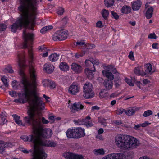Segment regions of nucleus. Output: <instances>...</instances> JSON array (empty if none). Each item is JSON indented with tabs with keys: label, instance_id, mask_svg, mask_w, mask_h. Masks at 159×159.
<instances>
[{
	"label": "nucleus",
	"instance_id": "1",
	"mask_svg": "<svg viewBox=\"0 0 159 159\" xmlns=\"http://www.w3.org/2000/svg\"><path fill=\"white\" fill-rule=\"evenodd\" d=\"M38 1L37 0H21V5L18 7L21 13V17L18 18L11 27V31L13 32H16L19 27H25L22 35L24 40L23 48L28 49L30 59L29 62H32V45L34 36L33 34L29 33L27 29H33L34 21L36 19V15L35 5Z\"/></svg>",
	"mask_w": 159,
	"mask_h": 159
},
{
	"label": "nucleus",
	"instance_id": "2",
	"mask_svg": "<svg viewBox=\"0 0 159 159\" xmlns=\"http://www.w3.org/2000/svg\"><path fill=\"white\" fill-rule=\"evenodd\" d=\"M29 75L32 82L30 81L25 76L22 78L21 81L23 86L25 99L19 98L14 100L16 103H25L28 102L29 105L27 112L28 116L24 119L25 123L26 117L30 120L39 111L44 108V103L43 102L42 98L37 96V84L36 81L37 73L33 62H29Z\"/></svg>",
	"mask_w": 159,
	"mask_h": 159
},
{
	"label": "nucleus",
	"instance_id": "3",
	"mask_svg": "<svg viewBox=\"0 0 159 159\" xmlns=\"http://www.w3.org/2000/svg\"><path fill=\"white\" fill-rule=\"evenodd\" d=\"M40 114L41 113L39 111L30 120L26 117V123L31 125L33 133L36 136L38 145L55 147L56 144L54 142L45 139V138H49L52 136V131L50 129H43Z\"/></svg>",
	"mask_w": 159,
	"mask_h": 159
},
{
	"label": "nucleus",
	"instance_id": "4",
	"mask_svg": "<svg viewBox=\"0 0 159 159\" xmlns=\"http://www.w3.org/2000/svg\"><path fill=\"white\" fill-rule=\"evenodd\" d=\"M115 140L118 147L125 150L135 148L139 144V142L136 138L126 135H117Z\"/></svg>",
	"mask_w": 159,
	"mask_h": 159
},
{
	"label": "nucleus",
	"instance_id": "5",
	"mask_svg": "<svg viewBox=\"0 0 159 159\" xmlns=\"http://www.w3.org/2000/svg\"><path fill=\"white\" fill-rule=\"evenodd\" d=\"M39 145H36V149L37 150V153L36 155L33 154V152L35 150L34 147V150H30L29 151L26 149H23L21 150V151L25 154H28L29 152L32 153V156H33V159H45L47 157V154L44 152V150L39 148Z\"/></svg>",
	"mask_w": 159,
	"mask_h": 159
},
{
	"label": "nucleus",
	"instance_id": "6",
	"mask_svg": "<svg viewBox=\"0 0 159 159\" xmlns=\"http://www.w3.org/2000/svg\"><path fill=\"white\" fill-rule=\"evenodd\" d=\"M93 87L92 84L89 82H86L84 84L83 87V96L86 99H89L93 98L94 95V93L93 90Z\"/></svg>",
	"mask_w": 159,
	"mask_h": 159
},
{
	"label": "nucleus",
	"instance_id": "7",
	"mask_svg": "<svg viewBox=\"0 0 159 159\" xmlns=\"http://www.w3.org/2000/svg\"><path fill=\"white\" fill-rule=\"evenodd\" d=\"M20 138L25 142L28 141L29 142H32L34 144V148L35 150L33 152V154L36 155L37 153V150L36 149V145H38L37 143V140L36 139V136L34 133L30 135L29 136L26 135L22 136Z\"/></svg>",
	"mask_w": 159,
	"mask_h": 159
},
{
	"label": "nucleus",
	"instance_id": "8",
	"mask_svg": "<svg viewBox=\"0 0 159 159\" xmlns=\"http://www.w3.org/2000/svg\"><path fill=\"white\" fill-rule=\"evenodd\" d=\"M63 156L66 159H84L80 155H78L70 152H66L63 154Z\"/></svg>",
	"mask_w": 159,
	"mask_h": 159
},
{
	"label": "nucleus",
	"instance_id": "9",
	"mask_svg": "<svg viewBox=\"0 0 159 159\" xmlns=\"http://www.w3.org/2000/svg\"><path fill=\"white\" fill-rule=\"evenodd\" d=\"M71 68L73 71L77 74L81 73L83 70V67L80 65L75 62L71 64Z\"/></svg>",
	"mask_w": 159,
	"mask_h": 159
},
{
	"label": "nucleus",
	"instance_id": "10",
	"mask_svg": "<svg viewBox=\"0 0 159 159\" xmlns=\"http://www.w3.org/2000/svg\"><path fill=\"white\" fill-rule=\"evenodd\" d=\"M80 89V87L78 85L73 84L69 89V92L71 94L75 95L79 92Z\"/></svg>",
	"mask_w": 159,
	"mask_h": 159
},
{
	"label": "nucleus",
	"instance_id": "11",
	"mask_svg": "<svg viewBox=\"0 0 159 159\" xmlns=\"http://www.w3.org/2000/svg\"><path fill=\"white\" fill-rule=\"evenodd\" d=\"M84 106L80 102H76L74 103L72 106L71 111L75 113L76 111H78L80 110L83 109Z\"/></svg>",
	"mask_w": 159,
	"mask_h": 159
},
{
	"label": "nucleus",
	"instance_id": "12",
	"mask_svg": "<svg viewBox=\"0 0 159 159\" xmlns=\"http://www.w3.org/2000/svg\"><path fill=\"white\" fill-rule=\"evenodd\" d=\"M109 159H125V157L122 154L112 153L109 154Z\"/></svg>",
	"mask_w": 159,
	"mask_h": 159
},
{
	"label": "nucleus",
	"instance_id": "13",
	"mask_svg": "<svg viewBox=\"0 0 159 159\" xmlns=\"http://www.w3.org/2000/svg\"><path fill=\"white\" fill-rule=\"evenodd\" d=\"M54 66L51 64H46L43 66V69L48 73H51L53 72Z\"/></svg>",
	"mask_w": 159,
	"mask_h": 159
},
{
	"label": "nucleus",
	"instance_id": "14",
	"mask_svg": "<svg viewBox=\"0 0 159 159\" xmlns=\"http://www.w3.org/2000/svg\"><path fill=\"white\" fill-rule=\"evenodd\" d=\"M43 85L46 86H49L51 88L55 87L56 84L55 82L50 80L48 79H45L43 81Z\"/></svg>",
	"mask_w": 159,
	"mask_h": 159
},
{
	"label": "nucleus",
	"instance_id": "15",
	"mask_svg": "<svg viewBox=\"0 0 159 159\" xmlns=\"http://www.w3.org/2000/svg\"><path fill=\"white\" fill-rule=\"evenodd\" d=\"M58 35L59 40H63L66 39L67 37V34L63 30H59L57 31Z\"/></svg>",
	"mask_w": 159,
	"mask_h": 159
},
{
	"label": "nucleus",
	"instance_id": "16",
	"mask_svg": "<svg viewBox=\"0 0 159 159\" xmlns=\"http://www.w3.org/2000/svg\"><path fill=\"white\" fill-rule=\"evenodd\" d=\"M132 7L133 10L137 11L139 9L141 6L140 0H137L131 2Z\"/></svg>",
	"mask_w": 159,
	"mask_h": 159
},
{
	"label": "nucleus",
	"instance_id": "17",
	"mask_svg": "<svg viewBox=\"0 0 159 159\" xmlns=\"http://www.w3.org/2000/svg\"><path fill=\"white\" fill-rule=\"evenodd\" d=\"M78 139L84 137L85 135V129L81 127L76 128Z\"/></svg>",
	"mask_w": 159,
	"mask_h": 159
},
{
	"label": "nucleus",
	"instance_id": "18",
	"mask_svg": "<svg viewBox=\"0 0 159 159\" xmlns=\"http://www.w3.org/2000/svg\"><path fill=\"white\" fill-rule=\"evenodd\" d=\"M95 69H93V67L90 68H86L85 70V72L88 78L90 77L92 78L93 77V74L92 72H95Z\"/></svg>",
	"mask_w": 159,
	"mask_h": 159
},
{
	"label": "nucleus",
	"instance_id": "19",
	"mask_svg": "<svg viewBox=\"0 0 159 159\" xmlns=\"http://www.w3.org/2000/svg\"><path fill=\"white\" fill-rule=\"evenodd\" d=\"M66 134L68 138H75V135L73 128L68 129L66 132Z\"/></svg>",
	"mask_w": 159,
	"mask_h": 159
},
{
	"label": "nucleus",
	"instance_id": "20",
	"mask_svg": "<svg viewBox=\"0 0 159 159\" xmlns=\"http://www.w3.org/2000/svg\"><path fill=\"white\" fill-rule=\"evenodd\" d=\"M136 111V107H133L128 109L127 110L125 111V113L128 116L133 115Z\"/></svg>",
	"mask_w": 159,
	"mask_h": 159
},
{
	"label": "nucleus",
	"instance_id": "21",
	"mask_svg": "<svg viewBox=\"0 0 159 159\" xmlns=\"http://www.w3.org/2000/svg\"><path fill=\"white\" fill-rule=\"evenodd\" d=\"M102 73L103 75L106 76L108 79L112 80L114 78L113 75L111 72H109L108 70H104L102 71Z\"/></svg>",
	"mask_w": 159,
	"mask_h": 159
},
{
	"label": "nucleus",
	"instance_id": "22",
	"mask_svg": "<svg viewBox=\"0 0 159 159\" xmlns=\"http://www.w3.org/2000/svg\"><path fill=\"white\" fill-rule=\"evenodd\" d=\"M104 86L106 89L109 90L111 89L113 86V83L111 80H107L104 81Z\"/></svg>",
	"mask_w": 159,
	"mask_h": 159
},
{
	"label": "nucleus",
	"instance_id": "23",
	"mask_svg": "<svg viewBox=\"0 0 159 159\" xmlns=\"http://www.w3.org/2000/svg\"><path fill=\"white\" fill-rule=\"evenodd\" d=\"M59 68L62 71H66L68 70L69 67L66 63L62 62L59 65Z\"/></svg>",
	"mask_w": 159,
	"mask_h": 159
},
{
	"label": "nucleus",
	"instance_id": "24",
	"mask_svg": "<svg viewBox=\"0 0 159 159\" xmlns=\"http://www.w3.org/2000/svg\"><path fill=\"white\" fill-rule=\"evenodd\" d=\"M153 10L154 9L152 7H149L147 10L145 14V16L147 19H150L151 18Z\"/></svg>",
	"mask_w": 159,
	"mask_h": 159
},
{
	"label": "nucleus",
	"instance_id": "25",
	"mask_svg": "<svg viewBox=\"0 0 159 159\" xmlns=\"http://www.w3.org/2000/svg\"><path fill=\"white\" fill-rule=\"evenodd\" d=\"M18 64L19 66L20 67H24L25 66V60L24 58H21L20 56L19 55H18Z\"/></svg>",
	"mask_w": 159,
	"mask_h": 159
},
{
	"label": "nucleus",
	"instance_id": "26",
	"mask_svg": "<svg viewBox=\"0 0 159 159\" xmlns=\"http://www.w3.org/2000/svg\"><path fill=\"white\" fill-rule=\"evenodd\" d=\"M134 73L138 75H141L143 76L146 75V73L143 70H141L139 68H135L134 70Z\"/></svg>",
	"mask_w": 159,
	"mask_h": 159
},
{
	"label": "nucleus",
	"instance_id": "27",
	"mask_svg": "<svg viewBox=\"0 0 159 159\" xmlns=\"http://www.w3.org/2000/svg\"><path fill=\"white\" fill-rule=\"evenodd\" d=\"M59 55L56 53L51 54L49 57V59L52 62L57 61L58 59Z\"/></svg>",
	"mask_w": 159,
	"mask_h": 159
},
{
	"label": "nucleus",
	"instance_id": "28",
	"mask_svg": "<svg viewBox=\"0 0 159 159\" xmlns=\"http://www.w3.org/2000/svg\"><path fill=\"white\" fill-rule=\"evenodd\" d=\"M131 10V9L130 7L128 6H124L121 9L122 12L126 14L130 13Z\"/></svg>",
	"mask_w": 159,
	"mask_h": 159
},
{
	"label": "nucleus",
	"instance_id": "29",
	"mask_svg": "<svg viewBox=\"0 0 159 159\" xmlns=\"http://www.w3.org/2000/svg\"><path fill=\"white\" fill-rule=\"evenodd\" d=\"M7 144L2 141H0V153L2 154L5 151Z\"/></svg>",
	"mask_w": 159,
	"mask_h": 159
},
{
	"label": "nucleus",
	"instance_id": "30",
	"mask_svg": "<svg viewBox=\"0 0 159 159\" xmlns=\"http://www.w3.org/2000/svg\"><path fill=\"white\" fill-rule=\"evenodd\" d=\"M93 153L96 155H103L105 154V152L103 149H95L93 151Z\"/></svg>",
	"mask_w": 159,
	"mask_h": 159
},
{
	"label": "nucleus",
	"instance_id": "31",
	"mask_svg": "<svg viewBox=\"0 0 159 159\" xmlns=\"http://www.w3.org/2000/svg\"><path fill=\"white\" fill-rule=\"evenodd\" d=\"M115 86V87L118 88L121 84V82L120 77H117L114 79Z\"/></svg>",
	"mask_w": 159,
	"mask_h": 159
},
{
	"label": "nucleus",
	"instance_id": "32",
	"mask_svg": "<svg viewBox=\"0 0 159 159\" xmlns=\"http://www.w3.org/2000/svg\"><path fill=\"white\" fill-rule=\"evenodd\" d=\"M145 70L146 73H151L153 72V71H152V67L150 64L148 63L146 64L145 65Z\"/></svg>",
	"mask_w": 159,
	"mask_h": 159
},
{
	"label": "nucleus",
	"instance_id": "33",
	"mask_svg": "<svg viewBox=\"0 0 159 159\" xmlns=\"http://www.w3.org/2000/svg\"><path fill=\"white\" fill-rule=\"evenodd\" d=\"M12 116L14 118L15 122L18 125H22V121L20 120V117L16 115H13Z\"/></svg>",
	"mask_w": 159,
	"mask_h": 159
},
{
	"label": "nucleus",
	"instance_id": "34",
	"mask_svg": "<svg viewBox=\"0 0 159 159\" xmlns=\"http://www.w3.org/2000/svg\"><path fill=\"white\" fill-rule=\"evenodd\" d=\"M101 14L105 20L107 19L109 15V12L108 10L104 9L102 10Z\"/></svg>",
	"mask_w": 159,
	"mask_h": 159
},
{
	"label": "nucleus",
	"instance_id": "35",
	"mask_svg": "<svg viewBox=\"0 0 159 159\" xmlns=\"http://www.w3.org/2000/svg\"><path fill=\"white\" fill-rule=\"evenodd\" d=\"M114 3V0H104L105 5L107 8L112 6Z\"/></svg>",
	"mask_w": 159,
	"mask_h": 159
},
{
	"label": "nucleus",
	"instance_id": "36",
	"mask_svg": "<svg viewBox=\"0 0 159 159\" xmlns=\"http://www.w3.org/2000/svg\"><path fill=\"white\" fill-rule=\"evenodd\" d=\"M52 28L53 27L52 25L45 26L41 30L40 32L42 34H44L47 31H49L50 30L52 29Z\"/></svg>",
	"mask_w": 159,
	"mask_h": 159
},
{
	"label": "nucleus",
	"instance_id": "37",
	"mask_svg": "<svg viewBox=\"0 0 159 159\" xmlns=\"http://www.w3.org/2000/svg\"><path fill=\"white\" fill-rule=\"evenodd\" d=\"M107 68L108 69L106 70H108L109 72L111 71L114 73H116L117 72L115 68L112 65L108 66Z\"/></svg>",
	"mask_w": 159,
	"mask_h": 159
},
{
	"label": "nucleus",
	"instance_id": "38",
	"mask_svg": "<svg viewBox=\"0 0 159 159\" xmlns=\"http://www.w3.org/2000/svg\"><path fill=\"white\" fill-rule=\"evenodd\" d=\"M74 122L75 124L77 125H84V122L83 121V119H79L77 120H75Z\"/></svg>",
	"mask_w": 159,
	"mask_h": 159
},
{
	"label": "nucleus",
	"instance_id": "39",
	"mask_svg": "<svg viewBox=\"0 0 159 159\" xmlns=\"http://www.w3.org/2000/svg\"><path fill=\"white\" fill-rule=\"evenodd\" d=\"M85 64L87 67H89V68L93 67L92 66H93V64L92 62L91 59V60H86L85 61Z\"/></svg>",
	"mask_w": 159,
	"mask_h": 159
},
{
	"label": "nucleus",
	"instance_id": "40",
	"mask_svg": "<svg viewBox=\"0 0 159 159\" xmlns=\"http://www.w3.org/2000/svg\"><path fill=\"white\" fill-rule=\"evenodd\" d=\"M4 71L6 73H12L13 72V70L12 69V67L10 66L5 68Z\"/></svg>",
	"mask_w": 159,
	"mask_h": 159
},
{
	"label": "nucleus",
	"instance_id": "41",
	"mask_svg": "<svg viewBox=\"0 0 159 159\" xmlns=\"http://www.w3.org/2000/svg\"><path fill=\"white\" fill-rule=\"evenodd\" d=\"M1 80L3 82V83L5 87H7L9 85L8 83L7 82V80L6 77L5 76H2L1 79Z\"/></svg>",
	"mask_w": 159,
	"mask_h": 159
},
{
	"label": "nucleus",
	"instance_id": "42",
	"mask_svg": "<svg viewBox=\"0 0 159 159\" xmlns=\"http://www.w3.org/2000/svg\"><path fill=\"white\" fill-rule=\"evenodd\" d=\"M152 111L149 110L144 112L143 116L145 117H147L152 115Z\"/></svg>",
	"mask_w": 159,
	"mask_h": 159
},
{
	"label": "nucleus",
	"instance_id": "43",
	"mask_svg": "<svg viewBox=\"0 0 159 159\" xmlns=\"http://www.w3.org/2000/svg\"><path fill=\"white\" fill-rule=\"evenodd\" d=\"M125 81L127 83L129 86H133L134 85V81L133 82L130 79L126 78L125 79Z\"/></svg>",
	"mask_w": 159,
	"mask_h": 159
},
{
	"label": "nucleus",
	"instance_id": "44",
	"mask_svg": "<svg viewBox=\"0 0 159 159\" xmlns=\"http://www.w3.org/2000/svg\"><path fill=\"white\" fill-rule=\"evenodd\" d=\"M0 117L2 121L3 124H4L7 122V120H6V116L4 114H0Z\"/></svg>",
	"mask_w": 159,
	"mask_h": 159
},
{
	"label": "nucleus",
	"instance_id": "45",
	"mask_svg": "<svg viewBox=\"0 0 159 159\" xmlns=\"http://www.w3.org/2000/svg\"><path fill=\"white\" fill-rule=\"evenodd\" d=\"M111 16L112 18H114L116 20L118 19L119 18V16L114 11H111Z\"/></svg>",
	"mask_w": 159,
	"mask_h": 159
},
{
	"label": "nucleus",
	"instance_id": "46",
	"mask_svg": "<svg viewBox=\"0 0 159 159\" xmlns=\"http://www.w3.org/2000/svg\"><path fill=\"white\" fill-rule=\"evenodd\" d=\"M92 62V63L93 64V66H93V68L94 69L95 68V66L94 65H98L99 63V61L98 59H91Z\"/></svg>",
	"mask_w": 159,
	"mask_h": 159
},
{
	"label": "nucleus",
	"instance_id": "47",
	"mask_svg": "<svg viewBox=\"0 0 159 159\" xmlns=\"http://www.w3.org/2000/svg\"><path fill=\"white\" fill-rule=\"evenodd\" d=\"M85 48L87 49H91L95 48V45L93 44H85Z\"/></svg>",
	"mask_w": 159,
	"mask_h": 159
},
{
	"label": "nucleus",
	"instance_id": "48",
	"mask_svg": "<svg viewBox=\"0 0 159 159\" xmlns=\"http://www.w3.org/2000/svg\"><path fill=\"white\" fill-rule=\"evenodd\" d=\"M7 28L5 24H0V32L4 31Z\"/></svg>",
	"mask_w": 159,
	"mask_h": 159
},
{
	"label": "nucleus",
	"instance_id": "49",
	"mask_svg": "<svg viewBox=\"0 0 159 159\" xmlns=\"http://www.w3.org/2000/svg\"><path fill=\"white\" fill-rule=\"evenodd\" d=\"M52 39L56 41H59L58 39V34H57V31L56 34L52 36Z\"/></svg>",
	"mask_w": 159,
	"mask_h": 159
},
{
	"label": "nucleus",
	"instance_id": "50",
	"mask_svg": "<svg viewBox=\"0 0 159 159\" xmlns=\"http://www.w3.org/2000/svg\"><path fill=\"white\" fill-rule=\"evenodd\" d=\"M156 35L154 33L150 34L148 36V38L151 39H156Z\"/></svg>",
	"mask_w": 159,
	"mask_h": 159
},
{
	"label": "nucleus",
	"instance_id": "51",
	"mask_svg": "<svg viewBox=\"0 0 159 159\" xmlns=\"http://www.w3.org/2000/svg\"><path fill=\"white\" fill-rule=\"evenodd\" d=\"M64 8L61 7L59 8L58 10L57 11V13L58 15H62L64 12Z\"/></svg>",
	"mask_w": 159,
	"mask_h": 159
},
{
	"label": "nucleus",
	"instance_id": "52",
	"mask_svg": "<svg viewBox=\"0 0 159 159\" xmlns=\"http://www.w3.org/2000/svg\"><path fill=\"white\" fill-rule=\"evenodd\" d=\"M68 21V18L66 16L62 20L61 23L63 24V25H65L67 23Z\"/></svg>",
	"mask_w": 159,
	"mask_h": 159
},
{
	"label": "nucleus",
	"instance_id": "53",
	"mask_svg": "<svg viewBox=\"0 0 159 159\" xmlns=\"http://www.w3.org/2000/svg\"><path fill=\"white\" fill-rule=\"evenodd\" d=\"M90 119L91 118L89 116H88L85 119H83V121L84 122V125H86V124L88 123V121H89L88 120H90Z\"/></svg>",
	"mask_w": 159,
	"mask_h": 159
},
{
	"label": "nucleus",
	"instance_id": "54",
	"mask_svg": "<svg viewBox=\"0 0 159 159\" xmlns=\"http://www.w3.org/2000/svg\"><path fill=\"white\" fill-rule=\"evenodd\" d=\"M125 110L123 109H118L116 111V113L119 115L122 114L123 112H125Z\"/></svg>",
	"mask_w": 159,
	"mask_h": 159
},
{
	"label": "nucleus",
	"instance_id": "55",
	"mask_svg": "<svg viewBox=\"0 0 159 159\" xmlns=\"http://www.w3.org/2000/svg\"><path fill=\"white\" fill-rule=\"evenodd\" d=\"M38 49L39 52H41L43 50L45 49L46 48L44 45H42L39 46L38 48Z\"/></svg>",
	"mask_w": 159,
	"mask_h": 159
},
{
	"label": "nucleus",
	"instance_id": "56",
	"mask_svg": "<svg viewBox=\"0 0 159 159\" xmlns=\"http://www.w3.org/2000/svg\"><path fill=\"white\" fill-rule=\"evenodd\" d=\"M76 43L77 45H80L81 46L84 45L85 47L86 44L85 42L84 41H78L76 42Z\"/></svg>",
	"mask_w": 159,
	"mask_h": 159
},
{
	"label": "nucleus",
	"instance_id": "57",
	"mask_svg": "<svg viewBox=\"0 0 159 159\" xmlns=\"http://www.w3.org/2000/svg\"><path fill=\"white\" fill-rule=\"evenodd\" d=\"M128 57L132 60H133L134 59L133 55V52H132L131 51L130 52L129 55L128 56Z\"/></svg>",
	"mask_w": 159,
	"mask_h": 159
},
{
	"label": "nucleus",
	"instance_id": "58",
	"mask_svg": "<svg viewBox=\"0 0 159 159\" xmlns=\"http://www.w3.org/2000/svg\"><path fill=\"white\" fill-rule=\"evenodd\" d=\"M158 44L156 43H154L152 45V48L153 49H158L159 48L158 46Z\"/></svg>",
	"mask_w": 159,
	"mask_h": 159
},
{
	"label": "nucleus",
	"instance_id": "59",
	"mask_svg": "<svg viewBox=\"0 0 159 159\" xmlns=\"http://www.w3.org/2000/svg\"><path fill=\"white\" fill-rule=\"evenodd\" d=\"M102 23L101 21H99L97 22L96 24V26L98 27H102Z\"/></svg>",
	"mask_w": 159,
	"mask_h": 159
},
{
	"label": "nucleus",
	"instance_id": "60",
	"mask_svg": "<svg viewBox=\"0 0 159 159\" xmlns=\"http://www.w3.org/2000/svg\"><path fill=\"white\" fill-rule=\"evenodd\" d=\"M86 126L87 127H91L93 126V124L91 121H89L88 123L86 124Z\"/></svg>",
	"mask_w": 159,
	"mask_h": 159
},
{
	"label": "nucleus",
	"instance_id": "61",
	"mask_svg": "<svg viewBox=\"0 0 159 159\" xmlns=\"http://www.w3.org/2000/svg\"><path fill=\"white\" fill-rule=\"evenodd\" d=\"M141 127L140 124L135 125L134 127V129L136 130L140 129V128Z\"/></svg>",
	"mask_w": 159,
	"mask_h": 159
},
{
	"label": "nucleus",
	"instance_id": "62",
	"mask_svg": "<svg viewBox=\"0 0 159 159\" xmlns=\"http://www.w3.org/2000/svg\"><path fill=\"white\" fill-rule=\"evenodd\" d=\"M149 124H150L149 123L148 121H145L143 123L140 124L141 127H145L148 125Z\"/></svg>",
	"mask_w": 159,
	"mask_h": 159
},
{
	"label": "nucleus",
	"instance_id": "63",
	"mask_svg": "<svg viewBox=\"0 0 159 159\" xmlns=\"http://www.w3.org/2000/svg\"><path fill=\"white\" fill-rule=\"evenodd\" d=\"M134 82L135 83V84L137 85L139 88L140 89H141L140 87V81H136L134 80Z\"/></svg>",
	"mask_w": 159,
	"mask_h": 159
},
{
	"label": "nucleus",
	"instance_id": "64",
	"mask_svg": "<svg viewBox=\"0 0 159 159\" xmlns=\"http://www.w3.org/2000/svg\"><path fill=\"white\" fill-rule=\"evenodd\" d=\"M83 56L79 53H76L75 54L74 57L76 58H78Z\"/></svg>",
	"mask_w": 159,
	"mask_h": 159
}]
</instances>
